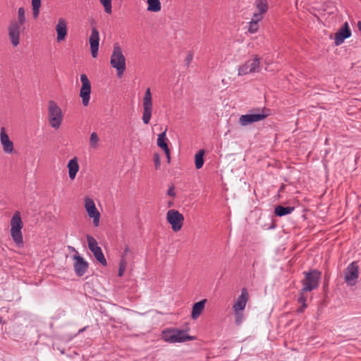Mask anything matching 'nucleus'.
<instances>
[{"instance_id": "obj_1", "label": "nucleus", "mask_w": 361, "mask_h": 361, "mask_svg": "<svg viewBox=\"0 0 361 361\" xmlns=\"http://www.w3.org/2000/svg\"><path fill=\"white\" fill-rule=\"evenodd\" d=\"M26 21L25 11L23 7L18 10V20H11L8 27V35L13 47L20 44V28Z\"/></svg>"}, {"instance_id": "obj_2", "label": "nucleus", "mask_w": 361, "mask_h": 361, "mask_svg": "<svg viewBox=\"0 0 361 361\" xmlns=\"http://www.w3.org/2000/svg\"><path fill=\"white\" fill-rule=\"evenodd\" d=\"M305 278L301 283L302 288V293L310 292L317 289L319 286V281L322 276V272L317 269H312L309 271H304Z\"/></svg>"}, {"instance_id": "obj_3", "label": "nucleus", "mask_w": 361, "mask_h": 361, "mask_svg": "<svg viewBox=\"0 0 361 361\" xmlns=\"http://www.w3.org/2000/svg\"><path fill=\"white\" fill-rule=\"evenodd\" d=\"M162 338L164 341L175 343L195 340V336H189L184 330L170 329L162 331Z\"/></svg>"}, {"instance_id": "obj_4", "label": "nucleus", "mask_w": 361, "mask_h": 361, "mask_svg": "<svg viewBox=\"0 0 361 361\" xmlns=\"http://www.w3.org/2000/svg\"><path fill=\"white\" fill-rule=\"evenodd\" d=\"M110 63L113 68L116 69L118 77L121 78L126 68V58L123 54L121 47L117 43L114 45Z\"/></svg>"}, {"instance_id": "obj_5", "label": "nucleus", "mask_w": 361, "mask_h": 361, "mask_svg": "<svg viewBox=\"0 0 361 361\" xmlns=\"http://www.w3.org/2000/svg\"><path fill=\"white\" fill-rule=\"evenodd\" d=\"M48 120L49 125L54 129H59L63 121L62 110L53 100L48 104Z\"/></svg>"}, {"instance_id": "obj_6", "label": "nucleus", "mask_w": 361, "mask_h": 361, "mask_svg": "<svg viewBox=\"0 0 361 361\" xmlns=\"http://www.w3.org/2000/svg\"><path fill=\"white\" fill-rule=\"evenodd\" d=\"M250 114L240 116L239 123L243 126H246L255 122L264 120L269 115V110L265 108L262 109H253Z\"/></svg>"}, {"instance_id": "obj_7", "label": "nucleus", "mask_w": 361, "mask_h": 361, "mask_svg": "<svg viewBox=\"0 0 361 361\" xmlns=\"http://www.w3.org/2000/svg\"><path fill=\"white\" fill-rule=\"evenodd\" d=\"M11 235L13 241L18 245H22L23 243L21 229L23 224L21 219L20 212H15L11 219Z\"/></svg>"}, {"instance_id": "obj_8", "label": "nucleus", "mask_w": 361, "mask_h": 361, "mask_svg": "<svg viewBox=\"0 0 361 361\" xmlns=\"http://www.w3.org/2000/svg\"><path fill=\"white\" fill-rule=\"evenodd\" d=\"M261 58L255 55L254 59H249L238 68V75L243 76L252 73H258L260 71Z\"/></svg>"}, {"instance_id": "obj_9", "label": "nucleus", "mask_w": 361, "mask_h": 361, "mask_svg": "<svg viewBox=\"0 0 361 361\" xmlns=\"http://www.w3.org/2000/svg\"><path fill=\"white\" fill-rule=\"evenodd\" d=\"M152 114V96L150 88H147L143 97V114L142 121L148 124L150 121Z\"/></svg>"}, {"instance_id": "obj_10", "label": "nucleus", "mask_w": 361, "mask_h": 361, "mask_svg": "<svg viewBox=\"0 0 361 361\" xmlns=\"http://www.w3.org/2000/svg\"><path fill=\"white\" fill-rule=\"evenodd\" d=\"M166 219L169 224H171L172 230L177 232L180 231L183 226L184 216L178 211L170 209L167 212Z\"/></svg>"}, {"instance_id": "obj_11", "label": "nucleus", "mask_w": 361, "mask_h": 361, "mask_svg": "<svg viewBox=\"0 0 361 361\" xmlns=\"http://www.w3.org/2000/svg\"><path fill=\"white\" fill-rule=\"evenodd\" d=\"M87 241L88 243V247L90 251L93 253L95 259L103 266H106L107 262L102 252V248L98 246L97 240L90 235H87Z\"/></svg>"}, {"instance_id": "obj_12", "label": "nucleus", "mask_w": 361, "mask_h": 361, "mask_svg": "<svg viewBox=\"0 0 361 361\" xmlns=\"http://www.w3.org/2000/svg\"><path fill=\"white\" fill-rule=\"evenodd\" d=\"M359 277V267L357 262H351L345 270V281L348 285L354 286Z\"/></svg>"}, {"instance_id": "obj_13", "label": "nucleus", "mask_w": 361, "mask_h": 361, "mask_svg": "<svg viewBox=\"0 0 361 361\" xmlns=\"http://www.w3.org/2000/svg\"><path fill=\"white\" fill-rule=\"evenodd\" d=\"M82 87L80 90V97L82 98V104L87 106L89 104L91 94V83L85 74L80 75Z\"/></svg>"}, {"instance_id": "obj_14", "label": "nucleus", "mask_w": 361, "mask_h": 361, "mask_svg": "<svg viewBox=\"0 0 361 361\" xmlns=\"http://www.w3.org/2000/svg\"><path fill=\"white\" fill-rule=\"evenodd\" d=\"M85 207L88 216L93 219V224L94 226H98L99 224L100 214L97 210L93 200L90 197H85Z\"/></svg>"}, {"instance_id": "obj_15", "label": "nucleus", "mask_w": 361, "mask_h": 361, "mask_svg": "<svg viewBox=\"0 0 361 361\" xmlns=\"http://www.w3.org/2000/svg\"><path fill=\"white\" fill-rule=\"evenodd\" d=\"M73 259L74 260L73 268L75 274L78 276H82L89 267L88 262L79 255L78 252H76V254L73 256Z\"/></svg>"}, {"instance_id": "obj_16", "label": "nucleus", "mask_w": 361, "mask_h": 361, "mask_svg": "<svg viewBox=\"0 0 361 361\" xmlns=\"http://www.w3.org/2000/svg\"><path fill=\"white\" fill-rule=\"evenodd\" d=\"M351 36V30L348 25V23L345 22L342 27L338 30L335 34L334 44L336 46H339L343 43L345 39L349 38Z\"/></svg>"}, {"instance_id": "obj_17", "label": "nucleus", "mask_w": 361, "mask_h": 361, "mask_svg": "<svg viewBox=\"0 0 361 361\" xmlns=\"http://www.w3.org/2000/svg\"><path fill=\"white\" fill-rule=\"evenodd\" d=\"M91 54L93 58H96L98 54L99 45V33L96 27H92L91 35L89 38Z\"/></svg>"}, {"instance_id": "obj_18", "label": "nucleus", "mask_w": 361, "mask_h": 361, "mask_svg": "<svg viewBox=\"0 0 361 361\" xmlns=\"http://www.w3.org/2000/svg\"><path fill=\"white\" fill-rule=\"evenodd\" d=\"M249 294L245 288H242L240 295L233 305V312L243 311L247 303Z\"/></svg>"}, {"instance_id": "obj_19", "label": "nucleus", "mask_w": 361, "mask_h": 361, "mask_svg": "<svg viewBox=\"0 0 361 361\" xmlns=\"http://www.w3.org/2000/svg\"><path fill=\"white\" fill-rule=\"evenodd\" d=\"M0 140L3 147V150L5 153L10 154L13 151V143L5 132L4 128L1 129Z\"/></svg>"}, {"instance_id": "obj_20", "label": "nucleus", "mask_w": 361, "mask_h": 361, "mask_svg": "<svg viewBox=\"0 0 361 361\" xmlns=\"http://www.w3.org/2000/svg\"><path fill=\"white\" fill-rule=\"evenodd\" d=\"M57 33V41L61 42L65 39L67 35V23L65 19L59 18L56 25Z\"/></svg>"}, {"instance_id": "obj_21", "label": "nucleus", "mask_w": 361, "mask_h": 361, "mask_svg": "<svg viewBox=\"0 0 361 361\" xmlns=\"http://www.w3.org/2000/svg\"><path fill=\"white\" fill-rule=\"evenodd\" d=\"M207 302L206 299H203L197 302H195L192 305L191 317L192 319H197L204 309L205 304Z\"/></svg>"}, {"instance_id": "obj_22", "label": "nucleus", "mask_w": 361, "mask_h": 361, "mask_svg": "<svg viewBox=\"0 0 361 361\" xmlns=\"http://www.w3.org/2000/svg\"><path fill=\"white\" fill-rule=\"evenodd\" d=\"M67 167L68 169L69 178L71 180L75 179L76 174L79 171V164L78 163L77 157H74L69 160Z\"/></svg>"}, {"instance_id": "obj_23", "label": "nucleus", "mask_w": 361, "mask_h": 361, "mask_svg": "<svg viewBox=\"0 0 361 361\" xmlns=\"http://www.w3.org/2000/svg\"><path fill=\"white\" fill-rule=\"evenodd\" d=\"M295 210V207H283L278 205L274 209V214L277 216H283L291 214Z\"/></svg>"}, {"instance_id": "obj_24", "label": "nucleus", "mask_w": 361, "mask_h": 361, "mask_svg": "<svg viewBox=\"0 0 361 361\" xmlns=\"http://www.w3.org/2000/svg\"><path fill=\"white\" fill-rule=\"evenodd\" d=\"M262 20L260 14H253L251 21L249 23L248 31L250 33H255L259 29V22Z\"/></svg>"}, {"instance_id": "obj_25", "label": "nucleus", "mask_w": 361, "mask_h": 361, "mask_svg": "<svg viewBox=\"0 0 361 361\" xmlns=\"http://www.w3.org/2000/svg\"><path fill=\"white\" fill-rule=\"evenodd\" d=\"M166 129L158 135L157 142V146L159 147H160L161 149H162L163 151L166 150V149L168 150V149H169V147L168 146L169 140L166 137Z\"/></svg>"}, {"instance_id": "obj_26", "label": "nucleus", "mask_w": 361, "mask_h": 361, "mask_svg": "<svg viewBox=\"0 0 361 361\" xmlns=\"http://www.w3.org/2000/svg\"><path fill=\"white\" fill-rule=\"evenodd\" d=\"M255 6L258 10L257 13L254 14H260V16L263 18L264 14L268 11V3L267 0H256Z\"/></svg>"}, {"instance_id": "obj_27", "label": "nucleus", "mask_w": 361, "mask_h": 361, "mask_svg": "<svg viewBox=\"0 0 361 361\" xmlns=\"http://www.w3.org/2000/svg\"><path fill=\"white\" fill-rule=\"evenodd\" d=\"M147 11L150 12H159L161 9V5L159 0H147Z\"/></svg>"}, {"instance_id": "obj_28", "label": "nucleus", "mask_w": 361, "mask_h": 361, "mask_svg": "<svg viewBox=\"0 0 361 361\" xmlns=\"http://www.w3.org/2000/svg\"><path fill=\"white\" fill-rule=\"evenodd\" d=\"M204 150L200 149L195 156V164L197 169H200L204 164Z\"/></svg>"}, {"instance_id": "obj_29", "label": "nucleus", "mask_w": 361, "mask_h": 361, "mask_svg": "<svg viewBox=\"0 0 361 361\" xmlns=\"http://www.w3.org/2000/svg\"><path fill=\"white\" fill-rule=\"evenodd\" d=\"M303 293H302L300 291V296L298 299V302L301 304V306L297 310L298 313H302L307 307V304H306L307 299Z\"/></svg>"}, {"instance_id": "obj_30", "label": "nucleus", "mask_w": 361, "mask_h": 361, "mask_svg": "<svg viewBox=\"0 0 361 361\" xmlns=\"http://www.w3.org/2000/svg\"><path fill=\"white\" fill-rule=\"evenodd\" d=\"M33 18H37L39 14L41 0H32Z\"/></svg>"}, {"instance_id": "obj_31", "label": "nucleus", "mask_w": 361, "mask_h": 361, "mask_svg": "<svg viewBox=\"0 0 361 361\" xmlns=\"http://www.w3.org/2000/svg\"><path fill=\"white\" fill-rule=\"evenodd\" d=\"M99 140V139L97 133H92L90 137V147L93 149L97 148Z\"/></svg>"}, {"instance_id": "obj_32", "label": "nucleus", "mask_w": 361, "mask_h": 361, "mask_svg": "<svg viewBox=\"0 0 361 361\" xmlns=\"http://www.w3.org/2000/svg\"><path fill=\"white\" fill-rule=\"evenodd\" d=\"M127 265L126 259L124 258V255H121L120 262H119V268H118V276H122L126 270Z\"/></svg>"}, {"instance_id": "obj_33", "label": "nucleus", "mask_w": 361, "mask_h": 361, "mask_svg": "<svg viewBox=\"0 0 361 361\" xmlns=\"http://www.w3.org/2000/svg\"><path fill=\"white\" fill-rule=\"evenodd\" d=\"M103 5L104 11L106 13L110 14L112 11L111 0H99Z\"/></svg>"}, {"instance_id": "obj_34", "label": "nucleus", "mask_w": 361, "mask_h": 361, "mask_svg": "<svg viewBox=\"0 0 361 361\" xmlns=\"http://www.w3.org/2000/svg\"><path fill=\"white\" fill-rule=\"evenodd\" d=\"M243 311L234 312L235 314V323L236 325H240L244 320Z\"/></svg>"}, {"instance_id": "obj_35", "label": "nucleus", "mask_w": 361, "mask_h": 361, "mask_svg": "<svg viewBox=\"0 0 361 361\" xmlns=\"http://www.w3.org/2000/svg\"><path fill=\"white\" fill-rule=\"evenodd\" d=\"M155 169H158L160 167L161 165V158L159 154H154V158H153Z\"/></svg>"}, {"instance_id": "obj_36", "label": "nucleus", "mask_w": 361, "mask_h": 361, "mask_svg": "<svg viewBox=\"0 0 361 361\" xmlns=\"http://www.w3.org/2000/svg\"><path fill=\"white\" fill-rule=\"evenodd\" d=\"M167 195L172 197H174L176 196L175 188L173 185H171L168 189Z\"/></svg>"}, {"instance_id": "obj_37", "label": "nucleus", "mask_w": 361, "mask_h": 361, "mask_svg": "<svg viewBox=\"0 0 361 361\" xmlns=\"http://www.w3.org/2000/svg\"><path fill=\"white\" fill-rule=\"evenodd\" d=\"M192 59H193V55L190 51H189L188 53L187 57L185 59V66H189L190 62L192 61Z\"/></svg>"}, {"instance_id": "obj_38", "label": "nucleus", "mask_w": 361, "mask_h": 361, "mask_svg": "<svg viewBox=\"0 0 361 361\" xmlns=\"http://www.w3.org/2000/svg\"><path fill=\"white\" fill-rule=\"evenodd\" d=\"M164 152L166 156L168 163H170V161H171L170 149H168V150L167 149L164 150Z\"/></svg>"}, {"instance_id": "obj_39", "label": "nucleus", "mask_w": 361, "mask_h": 361, "mask_svg": "<svg viewBox=\"0 0 361 361\" xmlns=\"http://www.w3.org/2000/svg\"><path fill=\"white\" fill-rule=\"evenodd\" d=\"M130 252V247H128V245H126L125 247V249H124V252L122 255H124V258L126 259V255Z\"/></svg>"}, {"instance_id": "obj_40", "label": "nucleus", "mask_w": 361, "mask_h": 361, "mask_svg": "<svg viewBox=\"0 0 361 361\" xmlns=\"http://www.w3.org/2000/svg\"><path fill=\"white\" fill-rule=\"evenodd\" d=\"M68 248L69 250H71V252H74L75 254H76V252H78L72 246H68Z\"/></svg>"}, {"instance_id": "obj_41", "label": "nucleus", "mask_w": 361, "mask_h": 361, "mask_svg": "<svg viewBox=\"0 0 361 361\" xmlns=\"http://www.w3.org/2000/svg\"><path fill=\"white\" fill-rule=\"evenodd\" d=\"M284 187V185H282L280 188V190H281L283 189V188Z\"/></svg>"}, {"instance_id": "obj_42", "label": "nucleus", "mask_w": 361, "mask_h": 361, "mask_svg": "<svg viewBox=\"0 0 361 361\" xmlns=\"http://www.w3.org/2000/svg\"><path fill=\"white\" fill-rule=\"evenodd\" d=\"M2 322L1 318H0V324Z\"/></svg>"}]
</instances>
